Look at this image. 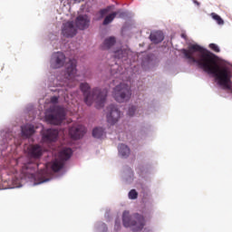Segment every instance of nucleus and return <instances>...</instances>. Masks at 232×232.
<instances>
[{
	"label": "nucleus",
	"instance_id": "nucleus-31",
	"mask_svg": "<svg viewBox=\"0 0 232 232\" xmlns=\"http://www.w3.org/2000/svg\"><path fill=\"white\" fill-rule=\"evenodd\" d=\"M193 3H194V5H197L198 6H200V3H198V1L193 0Z\"/></svg>",
	"mask_w": 232,
	"mask_h": 232
},
{
	"label": "nucleus",
	"instance_id": "nucleus-15",
	"mask_svg": "<svg viewBox=\"0 0 232 232\" xmlns=\"http://www.w3.org/2000/svg\"><path fill=\"white\" fill-rule=\"evenodd\" d=\"M23 139H29L34 133H35V128L34 125H24L21 127Z\"/></svg>",
	"mask_w": 232,
	"mask_h": 232
},
{
	"label": "nucleus",
	"instance_id": "nucleus-19",
	"mask_svg": "<svg viewBox=\"0 0 232 232\" xmlns=\"http://www.w3.org/2000/svg\"><path fill=\"white\" fill-rule=\"evenodd\" d=\"M106 135V131L102 127H97L92 130V136L95 139H102Z\"/></svg>",
	"mask_w": 232,
	"mask_h": 232
},
{
	"label": "nucleus",
	"instance_id": "nucleus-10",
	"mask_svg": "<svg viewBox=\"0 0 232 232\" xmlns=\"http://www.w3.org/2000/svg\"><path fill=\"white\" fill-rule=\"evenodd\" d=\"M85 133H86V127L82 125L74 124L69 129V135L74 140H78V139H82Z\"/></svg>",
	"mask_w": 232,
	"mask_h": 232
},
{
	"label": "nucleus",
	"instance_id": "nucleus-18",
	"mask_svg": "<svg viewBox=\"0 0 232 232\" xmlns=\"http://www.w3.org/2000/svg\"><path fill=\"white\" fill-rule=\"evenodd\" d=\"M115 43H116L115 37L111 36L104 40L102 48V50H110V48L111 46H113V44H115Z\"/></svg>",
	"mask_w": 232,
	"mask_h": 232
},
{
	"label": "nucleus",
	"instance_id": "nucleus-28",
	"mask_svg": "<svg viewBox=\"0 0 232 232\" xmlns=\"http://www.w3.org/2000/svg\"><path fill=\"white\" fill-rule=\"evenodd\" d=\"M106 14H108V9H102V10L100 11V15H101L102 17H104V15H106Z\"/></svg>",
	"mask_w": 232,
	"mask_h": 232
},
{
	"label": "nucleus",
	"instance_id": "nucleus-27",
	"mask_svg": "<svg viewBox=\"0 0 232 232\" xmlns=\"http://www.w3.org/2000/svg\"><path fill=\"white\" fill-rule=\"evenodd\" d=\"M114 229H115L116 231H119V229H121V221H116V222H115Z\"/></svg>",
	"mask_w": 232,
	"mask_h": 232
},
{
	"label": "nucleus",
	"instance_id": "nucleus-8",
	"mask_svg": "<svg viewBox=\"0 0 232 232\" xmlns=\"http://www.w3.org/2000/svg\"><path fill=\"white\" fill-rule=\"evenodd\" d=\"M106 119L108 124H111V126L117 124L121 119V111H119V108L115 105H110L107 108Z\"/></svg>",
	"mask_w": 232,
	"mask_h": 232
},
{
	"label": "nucleus",
	"instance_id": "nucleus-4",
	"mask_svg": "<svg viewBox=\"0 0 232 232\" xmlns=\"http://www.w3.org/2000/svg\"><path fill=\"white\" fill-rule=\"evenodd\" d=\"M122 223L124 227H131L132 231H142L146 226L144 216L134 214L130 216V211H124L122 214Z\"/></svg>",
	"mask_w": 232,
	"mask_h": 232
},
{
	"label": "nucleus",
	"instance_id": "nucleus-3",
	"mask_svg": "<svg viewBox=\"0 0 232 232\" xmlns=\"http://www.w3.org/2000/svg\"><path fill=\"white\" fill-rule=\"evenodd\" d=\"M27 155L31 160L24 164L22 167L23 171H35V169H39L37 160L43 157V147L39 145H30L27 148ZM32 159L34 160V162Z\"/></svg>",
	"mask_w": 232,
	"mask_h": 232
},
{
	"label": "nucleus",
	"instance_id": "nucleus-7",
	"mask_svg": "<svg viewBox=\"0 0 232 232\" xmlns=\"http://www.w3.org/2000/svg\"><path fill=\"white\" fill-rule=\"evenodd\" d=\"M112 95L117 102H126L131 99V89L126 83H120L114 88Z\"/></svg>",
	"mask_w": 232,
	"mask_h": 232
},
{
	"label": "nucleus",
	"instance_id": "nucleus-17",
	"mask_svg": "<svg viewBox=\"0 0 232 232\" xmlns=\"http://www.w3.org/2000/svg\"><path fill=\"white\" fill-rule=\"evenodd\" d=\"M118 151L120 155H121L125 159H127V157H130V148L125 144H120L118 147Z\"/></svg>",
	"mask_w": 232,
	"mask_h": 232
},
{
	"label": "nucleus",
	"instance_id": "nucleus-12",
	"mask_svg": "<svg viewBox=\"0 0 232 232\" xmlns=\"http://www.w3.org/2000/svg\"><path fill=\"white\" fill-rule=\"evenodd\" d=\"M59 136V130L55 129H48L43 132V140L44 142H55L57 137Z\"/></svg>",
	"mask_w": 232,
	"mask_h": 232
},
{
	"label": "nucleus",
	"instance_id": "nucleus-11",
	"mask_svg": "<svg viewBox=\"0 0 232 232\" xmlns=\"http://www.w3.org/2000/svg\"><path fill=\"white\" fill-rule=\"evenodd\" d=\"M62 34L63 37H75L77 35V27L73 24V22H66L63 24Z\"/></svg>",
	"mask_w": 232,
	"mask_h": 232
},
{
	"label": "nucleus",
	"instance_id": "nucleus-14",
	"mask_svg": "<svg viewBox=\"0 0 232 232\" xmlns=\"http://www.w3.org/2000/svg\"><path fill=\"white\" fill-rule=\"evenodd\" d=\"M77 74V60H70L67 65V75L69 79H75Z\"/></svg>",
	"mask_w": 232,
	"mask_h": 232
},
{
	"label": "nucleus",
	"instance_id": "nucleus-16",
	"mask_svg": "<svg viewBox=\"0 0 232 232\" xmlns=\"http://www.w3.org/2000/svg\"><path fill=\"white\" fill-rule=\"evenodd\" d=\"M150 39L151 43H154V44H159V43H162L164 41V34L160 31L151 33Z\"/></svg>",
	"mask_w": 232,
	"mask_h": 232
},
{
	"label": "nucleus",
	"instance_id": "nucleus-1",
	"mask_svg": "<svg viewBox=\"0 0 232 232\" xmlns=\"http://www.w3.org/2000/svg\"><path fill=\"white\" fill-rule=\"evenodd\" d=\"M182 53L189 64H197L201 70L213 75L223 90L232 92L231 68L228 66L220 67L217 63L215 53L197 44L189 45L188 49H183Z\"/></svg>",
	"mask_w": 232,
	"mask_h": 232
},
{
	"label": "nucleus",
	"instance_id": "nucleus-5",
	"mask_svg": "<svg viewBox=\"0 0 232 232\" xmlns=\"http://www.w3.org/2000/svg\"><path fill=\"white\" fill-rule=\"evenodd\" d=\"M73 151L71 148H63L58 154V159H55L51 163L52 171L57 173L64 168V162L72 158Z\"/></svg>",
	"mask_w": 232,
	"mask_h": 232
},
{
	"label": "nucleus",
	"instance_id": "nucleus-6",
	"mask_svg": "<svg viewBox=\"0 0 232 232\" xmlns=\"http://www.w3.org/2000/svg\"><path fill=\"white\" fill-rule=\"evenodd\" d=\"M50 113L45 115V121H47L49 124H54L55 126L62 124L66 117L64 109L61 106H54L50 109Z\"/></svg>",
	"mask_w": 232,
	"mask_h": 232
},
{
	"label": "nucleus",
	"instance_id": "nucleus-22",
	"mask_svg": "<svg viewBox=\"0 0 232 232\" xmlns=\"http://www.w3.org/2000/svg\"><path fill=\"white\" fill-rule=\"evenodd\" d=\"M115 59H123V57H126V51L123 50H118L114 53Z\"/></svg>",
	"mask_w": 232,
	"mask_h": 232
},
{
	"label": "nucleus",
	"instance_id": "nucleus-32",
	"mask_svg": "<svg viewBox=\"0 0 232 232\" xmlns=\"http://www.w3.org/2000/svg\"><path fill=\"white\" fill-rule=\"evenodd\" d=\"M181 37H182L183 39H187L188 36H187L185 34H181Z\"/></svg>",
	"mask_w": 232,
	"mask_h": 232
},
{
	"label": "nucleus",
	"instance_id": "nucleus-20",
	"mask_svg": "<svg viewBox=\"0 0 232 232\" xmlns=\"http://www.w3.org/2000/svg\"><path fill=\"white\" fill-rule=\"evenodd\" d=\"M119 13L117 12H114V13H111V14L107 15L105 17V19L103 20V24L106 25V24H110V23H111L113 21V19H115V17H117V14Z\"/></svg>",
	"mask_w": 232,
	"mask_h": 232
},
{
	"label": "nucleus",
	"instance_id": "nucleus-23",
	"mask_svg": "<svg viewBox=\"0 0 232 232\" xmlns=\"http://www.w3.org/2000/svg\"><path fill=\"white\" fill-rule=\"evenodd\" d=\"M208 48H210V50L216 53H220V47H218L216 44H209Z\"/></svg>",
	"mask_w": 232,
	"mask_h": 232
},
{
	"label": "nucleus",
	"instance_id": "nucleus-21",
	"mask_svg": "<svg viewBox=\"0 0 232 232\" xmlns=\"http://www.w3.org/2000/svg\"><path fill=\"white\" fill-rule=\"evenodd\" d=\"M212 19L217 22L218 24L222 25L224 24V19L220 17V15L217 14V13H211L210 14Z\"/></svg>",
	"mask_w": 232,
	"mask_h": 232
},
{
	"label": "nucleus",
	"instance_id": "nucleus-13",
	"mask_svg": "<svg viewBox=\"0 0 232 232\" xmlns=\"http://www.w3.org/2000/svg\"><path fill=\"white\" fill-rule=\"evenodd\" d=\"M75 26L78 30H86L90 27V17L86 14H80L76 17Z\"/></svg>",
	"mask_w": 232,
	"mask_h": 232
},
{
	"label": "nucleus",
	"instance_id": "nucleus-24",
	"mask_svg": "<svg viewBox=\"0 0 232 232\" xmlns=\"http://www.w3.org/2000/svg\"><path fill=\"white\" fill-rule=\"evenodd\" d=\"M137 197H139V193H137V190L131 189L129 192V198H130L131 200H135V198H137Z\"/></svg>",
	"mask_w": 232,
	"mask_h": 232
},
{
	"label": "nucleus",
	"instance_id": "nucleus-9",
	"mask_svg": "<svg viewBox=\"0 0 232 232\" xmlns=\"http://www.w3.org/2000/svg\"><path fill=\"white\" fill-rule=\"evenodd\" d=\"M64 63H66V55L61 52H57L53 53L51 58V67L54 70L58 68H63L64 66Z\"/></svg>",
	"mask_w": 232,
	"mask_h": 232
},
{
	"label": "nucleus",
	"instance_id": "nucleus-33",
	"mask_svg": "<svg viewBox=\"0 0 232 232\" xmlns=\"http://www.w3.org/2000/svg\"><path fill=\"white\" fill-rule=\"evenodd\" d=\"M27 173H31L32 174V172H30V171H27Z\"/></svg>",
	"mask_w": 232,
	"mask_h": 232
},
{
	"label": "nucleus",
	"instance_id": "nucleus-2",
	"mask_svg": "<svg viewBox=\"0 0 232 232\" xmlns=\"http://www.w3.org/2000/svg\"><path fill=\"white\" fill-rule=\"evenodd\" d=\"M80 90L83 93L84 102L87 106H92L93 102H96L97 108H103L104 102H106V97H108V90L94 88L90 92L91 87L88 82H82L80 84Z\"/></svg>",
	"mask_w": 232,
	"mask_h": 232
},
{
	"label": "nucleus",
	"instance_id": "nucleus-29",
	"mask_svg": "<svg viewBox=\"0 0 232 232\" xmlns=\"http://www.w3.org/2000/svg\"><path fill=\"white\" fill-rule=\"evenodd\" d=\"M100 227L103 232H108V227L104 223H102Z\"/></svg>",
	"mask_w": 232,
	"mask_h": 232
},
{
	"label": "nucleus",
	"instance_id": "nucleus-26",
	"mask_svg": "<svg viewBox=\"0 0 232 232\" xmlns=\"http://www.w3.org/2000/svg\"><path fill=\"white\" fill-rule=\"evenodd\" d=\"M50 102H51L52 104H57L59 102V97L53 96V97H51Z\"/></svg>",
	"mask_w": 232,
	"mask_h": 232
},
{
	"label": "nucleus",
	"instance_id": "nucleus-30",
	"mask_svg": "<svg viewBox=\"0 0 232 232\" xmlns=\"http://www.w3.org/2000/svg\"><path fill=\"white\" fill-rule=\"evenodd\" d=\"M5 137H6L7 140H12V139L14 138V135H12V134H10V133H7V134L5 135Z\"/></svg>",
	"mask_w": 232,
	"mask_h": 232
},
{
	"label": "nucleus",
	"instance_id": "nucleus-25",
	"mask_svg": "<svg viewBox=\"0 0 232 232\" xmlns=\"http://www.w3.org/2000/svg\"><path fill=\"white\" fill-rule=\"evenodd\" d=\"M137 109L134 106L130 107L129 111H128L129 117H133V115H135V111Z\"/></svg>",
	"mask_w": 232,
	"mask_h": 232
}]
</instances>
